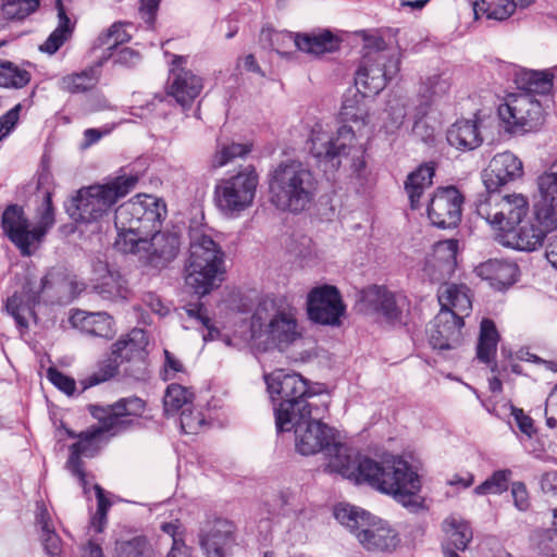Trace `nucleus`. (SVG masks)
Returning <instances> with one entry per match:
<instances>
[{"mask_svg":"<svg viewBox=\"0 0 557 557\" xmlns=\"http://www.w3.org/2000/svg\"><path fill=\"white\" fill-rule=\"evenodd\" d=\"M325 470L337 473L357 484L367 483L381 493L392 496L411 511L422 507L421 479L417 471L400 456L387 455L381 461L359 455L339 442L336 435L323 451Z\"/></svg>","mask_w":557,"mask_h":557,"instance_id":"f257e3e1","label":"nucleus"},{"mask_svg":"<svg viewBox=\"0 0 557 557\" xmlns=\"http://www.w3.org/2000/svg\"><path fill=\"white\" fill-rule=\"evenodd\" d=\"M166 215L164 201L152 195H136L117 207L114 225L117 232L114 247L123 253H133L153 268H163L173 261L180 250L175 233L161 232Z\"/></svg>","mask_w":557,"mask_h":557,"instance_id":"f03ea898","label":"nucleus"},{"mask_svg":"<svg viewBox=\"0 0 557 557\" xmlns=\"http://www.w3.org/2000/svg\"><path fill=\"white\" fill-rule=\"evenodd\" d=\"M304 331L298 310L286 296L263 298L251 317V339L265 348L286 351L302 341Z\"/></svg>","mask_w":557,"mask_h":557,"instance_id":"7ed1b4c3","label":"nucleus"},{"mask_svg":"<svg viewBox=\"0 0 557 557\" xmlns=\"http://www.w3.org/2000/svg\"><path fill=\"white\" fill-rule=\"evenodd\" d=\"M270 202L278 210L300 213L313 202L318 182L313 172L298 160L278 163L269 173Z\"/></svg>","mask_w":557,"mask_h":557,"instance_id":"20e7f679","label":"nucleus"},{"mask_svg":"<svg viewBox=\"0 0 557 557\" xmlns=\"http://www.w3.org/2000/svg\"><path fill=\"white\" fill-rule=\"evenodd\" d=\"M267 389L273 405L276 428L290 423V417L310 408L318 416L327 410V404L320 401L308 382L299 374L282 369L264 375Z\"/></svg>","mask_w":557,"mask_h":557,"instance_id":"39448f33","label":"nucleus"},{"mask_svg":"<svg viewBox=\"0 0 557 557\" xmlns=\"http://www.w3.org/2000/svg\"><path fill=\"white\" fill-rule=\"evenodd\" d=\"M224 258L223 250L210 236L194 233L185 265L186 285L198 296L210 294L224 281Z\"/></svg>","mask_w":557,"mask_h":557,"instance_id":"423d86ee","label":"nucleus"},{"mask_svg":"<svg viewBox=\"0 0 557 557\" xmlns=\"http://www.w3.org/2000/svg\"><path fill=\"white\" fill-rule=\"evenodd\" d=\"M308 145L309 152L320 163L338 166L346 159L355 171H360L366 165V148L350 126L343 125L335 135H331L326 125L317 121L310 128Z\"/></svg>","mask_w":557,"mask_h":557,"instance_id":"0eeeda50","label":"nucleus"},{"mask_svg":"<svg viewBox=\"0 0 557 557\" xmlns=\"http://www.w3.org/2000/svg\"><path fill=\"white\" fill-rule=\"evenodd\" d=\"M334 516L369 552H392L399 544L398 533L386 521L359 507L339 504L334 509Z\"/></svg>","mask_w":557,"mask_h":557,"instance_id":"6e6552de","label":"nucleus"},{"mask_svg":"<svg viewBox=\"0 0 557 557\" xmlns=\"http://www.w3.org/2000/svg\"><path fill=\"white\" fill-rule=\"evenodd\" d=\"M138 176L121 173L78 190L74 198L76 220L85 223L98 221L123 197L135 189Z\"/></svg>","mask_w":557,"mask_h":557,"instance_id":"1a4fd4ad","label":"nucleus"},{"mask_svg":"<svg viewBox=\"0 0 557 557\" xmlns=\"http://www.w3.org/2000/svg\"><path fill=\"white\" fill-rule=\"evenodd\" d=\"M53 223L54 219L49 195L46 197L45 210L39 222L32 223L26 218L23 208L16 205L9 206L4 210L1 220L4 234L24 257H29L34 253Z\"/></svg>","mask_w":557,"mask_h":557,"instance_id":"9d476101","label":"nucleus"},{"mask_svg":"<svg viewBox=\"0 0 557 557\" xmlns=\"http://www.w3.org/2000/svg\"><path fill=\"white\" fill-rule=\"evenodd\" d=\"M53 223L54 219L49 195L46 197L45 210L39 222L32 223L26 218L23 208L16 205L9 206L4 210L1 220L4 234L24 257H29L34 253Z\"/></svg>","mask_w":557,"mask_h":557,"instance_id":"9b49d317","label":"nucleus"},{"mask_svg":"<svg viewBox=\"0 0 557 557\" xmlns=\"http://www.w3.org/2000/svg\"><path fill=\"white\" fill-rule=\"evenodd\" d=\"M476 214L484 219L495 231L518 226L529 213V199L525 195L513 193L503 195L499 190L480 194L474 201Z\"/></svg>","mask_w":557,"mask_h":557,"instance_id":"f8f14e48","label":"nucleus"},{"mask_svg":"<svg viewBox=\"0 0 557 557\" xmlns=\"http://www.w3.org/2000/svg\"><path fill=\"white\" fill-rule=\"evenodd\" d=\"M258 184L259 176L251 166L245 168L235 175L219 180L213 191L215 207L224 216H238L251 207Z\"/></svg>","mask_w":557,"mask_h":557,"instance_id":"ddd939ff","label":"nucleus"},{"mask_svg":"<svg viewBox=\"0 0 557 557\" xmlns=\"http://www.w3.org/2000/svg\"><path fill=\"white\" fill-rule=\"evenodd\" d=\"M383 44L379 40L376 49H367L362 55L355 76L359 94L377 95L399 71L398 57L383 49Z\"/></svg>","mask_w":557,"mask_h":557,"instance_id":"4468645a","label":"nucleus"},{"mask_svg":"<svg viewBox=\"0 0 557 557\" xmlns=\"http://www.w3.org/2000/svg\"><path fill=\"white\" fill-rule=\"evenodd\" d=\"M321 411L318 416L315 409H308L296 416L290 417V423L283 428H276L278 432L294 431L295 446L299 454L304 456L314 455L325 450L336 435L335 431L321 422Z\"/></svg>","mask_w":557,"mask_h":557,"instance_id":"2eb2a0df","label":"nucleus"},{"mask_svg":"<svg viewBox=\"0 0 557 557\" xmlns=\"http://www.w3.org/2000/svg\"><path fill=\"white\" fill-rule=\"evenodd\" d=\"M498 116L506 132L519 134L537 128L543 122V108L533 95H509L498 107Z\"/></svg>","mask_w":557,"mask_h":557,"instance_id":"dca6fc26","label":"nucleus"},{"mask_svg":"<svg viewBox=\"0 0 557 557\" xmlns=\"http://www.w3.org/2000/svg\"><path fill=\"white\" fill-rule=\"evenodd\" d=\"M145 407L143 399L129 397L107 407L90 405L88 408L90 414L109 431V435L114 436L137 425Z\"/></svg>","mask_w":557,"mask_h":557,"instance_id":"f3484780","label":"nucleus"},{"mask_svg":"<svg viewBox=\"0 0 557 557\" xmlns=\"http://www.w3.org/2000/svg\"><path fill=\"white\" fill-rule=\"evenodd\" d=\"M307 309L312 321L325 325H337L345 312L339 292L332 285L312 288L308 294Z\"/></svg>","mask_w":557,"mask_h":557,"instance_id":"a211bd4d","label":"nucleus"},{"mask_svg":"<svg viewBox=\"0 0 557 557\" xmlns=\"http://www.w3.org/2000/svg\"><path fill=\"white\" fill-rule=\"evenodd\" d=\"M109 435V431L102 428V423L91 425L84 432H81L78 441L70 447V457L66 461L67 470L78 478L84 493H88L86 473L83 470L82 457H94L101 447L102 442Z\"/></svg>","mask_w":557,"mask_h":557,"instance_id":"6ab92c4d","label":"nucleus"},{"mask_svg":"<svg viewBox=\"0 0 557 557\" xmlns=\"http://www.w3.org/2000/svg\"><path fill=\"white\" fill-rule=\"evenodd\" d=\"M462 203L463 197L456 187L438 188L429 202L428 216L437 227H455L461 220Z\"/></svg>","mask_w":557,"mask_h":557,"instance_id":"aec40b11","label":"nucleus"},{"mask_svg":"<svg viewBox=\"0 0 557 557\" xmlns=\"http://www.w3.org/2000/svg\"><path fill=\"white\" fill-rule=\"evenodd\" d=\"M537 198L532 214L545 227H557V163L536 178Z\"/></svg>","mask_w":557,"mask_h":557,"instance_id":"412c9836","label":"nucleus"},{"mask_svg":"<svg viewBox=\"0 0 557 557\" xmlns=\"http://www.w3.org/2000/svg\"><path fill=\"white\" fill-rule=\"evenodd\" d=\"M235 531L230 520H207L199 534V543L207 557H227L235 544Z\"/></svg>","mask_w":557,"mask_h":557,"instance_id":"4be33fe9","label":"nucleus"},{"mask_svg":"<svg viewBox=\"0 0 557 557\" xmlns=\"http://www.w3.org/2000/svg\"><path fill=\"white\" fill-rule=\"evenodd\" d=\"M523 175V163L512 152L496 153L482 173L486 191H496L500 187L512 183Z\"/></svg>","mask_w":557,"mask_h":557,"instance_id":"5701e85b","label":"nucleus"},{"mask_svg":"<svg viewBox=\"0 0 557 557\" xmlns=\"http://www.w3.org/2000/svg\"><path fill=\"white\" fill-rule=\"evenodd\" d=\"M555 230L557 227H545L533 219L498 233V242L516 250L535 251L543 245L546 235Z\"/></svg>","mask_w":557,"mask_h":557,"instance_id":"b1692460","label":"nucleus"},{"mask_svg":"<svg viewBox=\"0 0 557 557\" xmlns=\"http://www.w3.org/2000/svg\"><path fill=\"white\" fill-rule=\"evenodd\" d=\"M90 283L94 292L104 300L116 301L127 296L125 280L103 260L92 261Z\"/></svg>","mask_w":557,"mask_h":557,"instance_id":"393cba45","label":"nucleus"},{"mask_svg":"<svg viewBox=\"0 0 557 557\" xmlns=\"http://www.w3.org/2000/svg\"><path fill=\"white\" fill-rule=\"evenodd\" d=\"M463 320L448 310H441L428 329L429 342L435 349H453L461 341Z\"/></svg>","mask_w":557,"mask_h":557,"instance_id":"a878e982","label":"nucleus"},{"mask_svg":"<svg viewBox=\"0 0 557 557\" xmlns=\"http://www.w3.org/2000/svg\"><path fill=\"white\" fill-rule=\"evenodd\" d=\"M458 240L446 239L434 244L426 256L423 272L432 281L438 282L450 275L456 267Z\"/></svg>","mask_w":557,"mask_h":557,"instance_id":"bb28decb","label":"nucleus"},{"mask_svg":"<svg viewBox=\"0 0 557 557\" xmlns=\"http://www.w3.org/2000/svg\"><path fill=\"white\" fill-rule=\"evenodd\" d=\"M185 62L183 57H175L171 70L169 92L182 107L189 106L202 90V81L191 71L180 69Z\"/></svg>","mask_w":557,"mask_h":557,"instance_id":"cd10ccee","label":"nucleus"},{"mask_svg":"<svg viewBox=\"0 0 557 557\" xmlns=\"http://www.w3.org/2000/svg\"><path fill=\"white\" fill-rule=\"evenodd\" d=\"M475 273L482 280L490 282L492 287L500 290L516 282L518 267L505 260L491 259L479 264Z\"/></svg>","mask_w":557,"mask_h":557,"instance_id":"c85d7f7f","label":"nucleus"},{"mask_svg":"<svg viewBox=\"0 0 557 557\" xmlns=\"http://www.w3.org/2000/svg\"><path fill=\"white\" fill-rule=\"evenodd\" d=\"M441 310H448L463 320L472 309L470 289L465 284L447 283L437 292Z\"/></svg>","mask_w":557,"mask_h":557,"instance_id":"c756f323","label":"nucleus"},{"mask_svg":"<svg viewBox=\"0 0 557 557\" xmlns=\"http://www.w3.org/2000/svg\"><path fill=\"white\" fill-rule=\"evenodd\" d=\"M73 327L94 336L110 338L114 335L113 319L107 312L74 311L70 317Z\"/></svg>","mask_w":557,"mask_h":557,"instance_id":"7c9ffc66","label":"nucleus"},{"mask_svg":"<svg viewBox=\"0 0 557 557\" xmlns=\"http://www.w3.org/2000/svg\"><path fill=\"white\" fill-rule=\"evenodd\" d=\"M273 40L282 41L300 51L315 55L331 51L334 48V37L329 32L319 35H298L296 37L290 33H274Z\"/></svg>","mask_w":557,"mask_h":557,"instance_id":"2f4dec72","label":"nucleus"},{"mask_svg":"<svg viewBox=\"0 0 557 557\" xmlns=\"http://www.w3.org/2000/svg\"><path fill=\"white\" fill-rule=\"evenodd\" d=\"M447 141L460 151H470L483 143L480 125L476 120H459L447 131Z\"/></svg>","mask_w":557,"mask_h":557,"instance_id":"473e14b6","label":"nucleus"},{"mask_svg":"<svg viewBox=\"0 0 557 557\" xmlns=\"http://www.w3.org/2000/svg\"><path fill=\"white\" fill-rule=\"evenodd\" d=\"M147 345L148 336L146 332L141 329H134L113 344L112 355L120 362L143 358Z\"/></svg>","mask_w":557,"mask_h":557,"instance_id":"72a5a7b5","label":"nucleus"},{"mask_svg":"<svg viewBox=\"0 0 557 557\" xmlns=\"http://www.w3.org/2000/svg\"><path fill=\"white\" fill-rule=\"evenodd\" d=\"M555 72L550 70H521L516 75V83L521 92L547 95L555 86Z\"/></svg>","mask_w":557,"mask_h":557,"instance_id":"f704fd0d","label":"nucleus"},{"mask_svg":"<svg viewBox=\"0 0 557 557\" xmlns=\"http://www.w3.org/2000/svg\"><path fill=\"white\" fill-rule=\"evenodd\" d=\"M36 524L40 530L39 536L46 553L50 557H61V539L55 533L54 527L51 522V517L42 503H37L36 506Z\"/></svg>","mask_w":557,"mask_h":557,"instance_id":"c9c22d12","label":"nucleus"},{"mask_svg":"<svg viewBox=\"0 0 557 557\" xmlns=\"http://www.w3.org/2000/svg\"><path fill=\"white\" fill-rule=\"evenodd\" d=\"M434 174V165L425 163L408 175L405 183V189L412 209H417L419 207L420 198L424 190L432 185Z\"/></svg>","mask_w":557,"mask_h":557,"instance_id":"e433bc0d","label":"nucleus"},{"mask_svg":"<svg viewBox=\"0 0 557 557\" xmlns=\"http://www.w3.org/2000/svg\"><path fill=\"white\" fill-rule=\"evenodd\" d=\"M55 8L59 20L58 26L39 47L40 51L49 54L55 53L64 42L70 39L74 28L70 17L65 13V9L61 0L55 1Z\"/></svg>","mask_w":557,"mask_h":557,"instance_id":"4c0bfd02","label":"nucleus"},{"mask_svg":"<svg viewBox=\"0 0 557 557\" xmlns=\"http://www.w3.org/2000/svg\"><path fill=\"white\" fill-rule=\"evenodd\" d=\"M364 301L373 308V310L381 312L388 320L398 318V309L396 306L394 295L386 288L381 286H373L366 290Z\"/></svg>","mask_w":557,"mask_h":557,"instance_id":"58836bf2","label":"nucleus"},{"mask_svg":"<svg viewBox=\"0 0 557 557\" xmlns=\"http://www.w3.org/2000/svg\"><path fill=\"white\" fill-rule=\"evenodd\" d=\"M499 335L495 323L490 319H483L480 325V335L476 347L478 359L490 363L494 360Z\"/></svg>","mask_w":557,"mask_h":557,"instance_id":"ea45409f","label":"nucleus"},{"mask_svg":"<svg viewBox=\"0 0 557 557\" xmlns=\"http://www.w3.org/2000/svg\"><path fill=\"white\" fill-rule=\"evenodd\" d=\"M450 76L446 72H434L421 79L419 95L426 101H435L450 90Z\"/></svg>","mask_w":557,"mask_h":557,"instance_id":"a19ab883","label":"nucleus"},{"mask_svg":"<svg viewBox=\"0 0 557 557\" xmlns=\"http://www.w3.org/2000/svg\"><path fill=\"white\" fill-rule=\"evenodd\" d=\"M443 530L449 544L458 550H465L473 537L472 529L469 523L454 516L444 520Z\"/></svg>","mask_w":557,"mask_h":557,"instance_id":"79ce46f5","label":"nucleus"},{"mask_svg":"<svg viewBox=\"0 0 557 557\" xmlns=\"http://www.w3.org/2000/svg\"><path fill=\"white\" fill-rule=\"evenodd\" d=\"M99 79L97 67H88L78 73H72L63 76L60 82V88L71 94L85 92L92 89Z\"/></svg>","mask_w":557,"mask_h":557,"instance_id":"37998d69","label":"nucleus"},{"mask_svg":"<svg viewBox=\"0 0 557 557\" xmlns=\"http://www.w3.org/2000/svg\"><path fill=\"white\" fill-rule=\"evenodd\" d=\"M251 144L218 140L215 152L211 158V166L222 168L236 158H244L251 151Z\"/></svg>","mask_w":557,"mask_h":557,"instance_id":"c03bdc74","label":"nucleus"},{"mask_svg":"<svg viewBox=\"0 0 557 557\" xmlns=\"http://www.w3.org/2000/svg\"><path fill=\"white\" fill-rule=\"evenodd\" d=\"M406 115L407 100L401 96H392L383 111L382 127L386 133H395L403 125Z\"/></svg>","mask_w":557,"mask_h":557,"instance_id":"a18cd8bd","label":"nucleus"},{"mask_svg":"<svg viewBox=\"0 0 557 557\" xmlns=\"http://www.w3.org/2000/svg\"><path fill=\"white\" fill-rule=\"evenodd\" d=\"M368 96L359 94L357 90L351 97H345L341 112L343 119L347 122L367 125L370 122V114L364 98Z\"/></svg>","mask_w":557,"mask_h":557,"instance_id":"49530a36","label":"nucleus"},{"mask_svg":"<svg viewBox=\"0 0 557 557\" xmlns=\"http://www.w3.org/2000/svg\"><path fill=\"white\" fill-rule=\"evenodd\" d=\"M34 302L35 299L32 301L29 299L25 300L22 294L14 293L7 299L4 304V310L8 314L13 317L18 327L27 329L28 319L34 315Z\"/></svg>","mask_w":557,"mask_h":557,"instance_id":"de8ad7c7","label":"nucleus"},{"mask_svg":"<svg viewBox=\"0 0 557 557\" xmlns=\"http://www.w3.org/2000/svg\"><path fill=\"white\" fill-rule=\"evenodd\" d=\"M30 82V73L10 61H0V87L20 89Z\"/></svg>","mask_w":557,"mask_h":557,"instance_id":"09e8293b","label":"nucleus"},{"mask_svg":"<svg viewBox=\"0 0 557 557\" xmlns=\"http://www.w3.org/2000/svg\"><path fill=\"white\" fill-rule=\"evenodd\" d=\"M516 8L515 0H497L492 4H486L484 0H481L474 2L473 12L476 18L480 13H486L487 18L504 21L513 14Z\"/></svg>","mask_w":557,"mask_h":557,"instance_id":"8fccbe9b","label":"nucleus"},{"mask_svg":"<svg viewBox=\"0 0 557 557\" xmlns=\"http://www.w3.org/2000/svg\"><path fill=\"white\" fill-rule=\"evenodd\" d=\"M194 393L180 384H171L168 386L163 405L166 413H176L180 409L189 408Z\"/></svg>","mask_w":557,"mask_h":557,"instance_id":"3c124183","label":"nucleus"},{"mask_svg":"<svg viewBox=\"0 0 557 557\" xmlns=\"http://www.w3.org/2000/svg\"><path fill=\"white\" fill-rule=\"evenodd\" d=\"M160 529L172 539V547L166 557H190V550L184 542V528L178 519L162 522Z\"/></svg>","mask_w":557,"mask_h":557,"instance_id":"603ef678","label":"nucleus"},{"mask_svg":"<svg viewBox=\"0 0 557 557\" xmlns=\"http://www.w3.org/2000/svg\"><path fill=\"white\" fill-rule=\"evenodd\" d=\"M120 363L121 362L117 358L112 354L102 359L97 364L96 370L88 377L82 381L84 388L98 385L112 379L117 373Z\"/></svg>","mask_w":557,"mask_h":557,"instance_id":"864d4df0","label":"nucleus"},{"mask_svg":"<svg viewBox=\"0 0 557 557\" xmlns=\"http://www.w3.org/2000/svg\"><path fill=\"white\" fill-rule=\"evenodd\" d=\"M511 470L504 469L495 471L488 479L474 488L476 495L502 494L508 488L511 478Z\"/></svg>","mask_w":557,"mask_h":557,"instance_id":"5fc2aeb1","label":"nucleus"},{"mask_svg":"<svg viewBox=\"0 0 557 557\" xmlns=\"http://www.w3.org/2000/svg\"><path fill=\"white\" fill-rule=\"evenodd\" d=\"M39 0H5L2 12L7 18L23 20L39 8Z\"/></svg>","mask_w":557,"mask_h":557,"instance_id":"6e6d98bb","label":"nucleus"},{"mask_svg":"<svg viewBox=\"0 0 557 557\" xmlns=\"http://www.w3.org/2000/svg\"><path fill=\"white\" fill-rule=\"evenodd\" d=\"M126 24L116 22L111 27L99 35L97 38L98 47H107V50H112L119 45L124 44L131 39V35L125 29Z\"/></svg>","mask_w":557,"mask_h":557,"instance_id":"4d7b16f0","label":"nucleus"},{"mask_svg":"<svg viewBox=\"0 0 557 557\" xmlns=\"http://www.w3.org/2000/svg\"><path fill=\"white\" fill-rule=\"evenodd\" d=\"M97 497V511L92 516L90 521V529L96 533L102 532L107 524V512L111 506V503L106 498L103 490L98 485H94Z\"/></svg>","mask_w":557,"mask_h":557,"instance_id":"13d9d810","label":"nucleus"},{"mask_svg":"<svg viewBox=\"0 0 557 557\" xmlns=\"http://www.w3.org/2000/svg\"><path fill=\"white\" fill-rule=\"evenodd\" d=\"M146 550L147 543L140 537L121 542L116 545V554L119 557H144Z\"/></svg>","mask_w":557,"mask_h":557,"instance_id":"bf43d9fd","label":"nucleus"},{"mask_svg":"<svg viewBox=\"0 0 557 557\" xmlns=\"http://www.w3.org/2000/svg\"><path fill=\"white\" fill-rule=\"evenodd\" d=\"M205 423V417L200 411L184 408L181 413V428L187 434L197 433Z\"/></svg>","mask_w":557,"mask_h":557,"instance_id":"052dcab7","label":"nucleus"},{"mask_svg":"<svg viewBox=\"0 0 557 557\" xmlns=\"http://www.w3.org/2000/svg\"><path fill=\"white\" fill-rule=\"evenodd\" d=\"M22 104L17 103L0 116V141L8 137L18 123Z\"/></svg>","mask_w":557,"mask_h":557,"instance_id":"680f3d73","label":"nucleus"},{"mask_svg":"<svg viewBox=\"0 0 557 557\" xmlns=\"http://www.w3.org/2000/svg\"><path fill=\"white\" fill-rule=\"evenodd\" d=\"M49 381L66 395H72L75 391V381L70 376L64 375L62 372L54 368H49L47 372Z\"/></svg>","mask_w":557,"mask_h":557,"instance_id":"e2e57ef3","label":"nucleus"},{"mask_svg":"<svg viewBox=\"0 0 557 557\" xmlns=\"http://www.w3.org/2000/svg\"><path fill=\"white\" fill-rule=\"evenodd\" d=\"M185 371L182 361L169 350H164L163 380H172L177 373Z\"/></svg>","mask_w":557,"mask_h":557,"instance_id":"0e129e2a","label":"nucleus"},{"mask_svg":"<svg viewBox=\"0 0 557 557\" xmlns=\"http://www.w3.org/2000/svg\"><path fill=\"white\" fill-rule=\"evenodd\" d=\"M511 495L518 510L527 511L530 508V497L524 483L513 482L511 484Z\"/></svg>","mask_w":557,"mask_h":557,"instance_id":"69168bd1","label":"nucleus"},{"mask_svg":"<svg viewBox=\"0 0 557 557\" xmlns=\"http://www.w3.org/2000/svg\"><path fill=\"white\" fill-rule=\"evenodd\" d=\"M546 423L549 428L557 426V385L553 388L546 400Z\"/></svg>","mask_w":557,"mask_h":557,"instance_id":"338daca9","label":"nucleus"},{"mask_svg":"<svg viewBox=\"0 0 557 557\" xmlns=\"http://www.w3.org/2000/svg\"><path fill=\"white\" fill-rule=\"evenodd\" d=\"M543 555L557 557V532H545L539 543Z\"/></svg>","mask_w":557,"mask_h":557,"instance_id":"774afa93","label":"nucleus"}]
</instances>
